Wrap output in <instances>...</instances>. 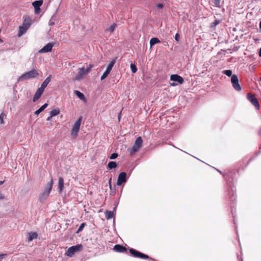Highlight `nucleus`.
Returning a JSON list of instances; mask_svg holds the SVG:
<instances>
[{
	"mask_svg": "<svg viewBox=\"0 0 261 261\" xmlns=\"http://www.w3.org/2000/svg\"><path fill=\"white\" fill-rule=\"evenodd\" d=\"M126 181V173L125 172H121L119 174L117 185L118 186H121L122 184L125 183Z\"/></svg>",
	"mask_w": 261,
	"mask_h": 261,
	"instance_id": "9d476101",
	"label": "nucleus"
},
{
	"mask_svg": "<svg viewBox=\"0 0 261 261\" xmlns=\"http://www.w3.org/2000/svg\"><path fill=\"white\" fill-rule=\"evenodd\" d=\"M179 35L178 33H176L175 36V40L177 41H179Z\"/></svg>",
	"mask_w": 261,
	"mask_h": 261,
	"instance_id": "e433bc0d",
	"label": "nucleus"
},
{
	"mask_svg": "<svg viewBox=\"0 0 261 261\" xmlns=\"http://www.w3.org/2000/svg\"><path fill=\"white\" fill-rule=\"evenodd\" d=\"M233 221H234V224H236V222H235V220L234 219L233 220Z\"/></svg>",
	"mask_w": 261,
	"mask_h": 261,
	"instance_id": "8fccbe9b",
	"label": "nucleus"
},
{
	"mask_svg": "<svg viewBox=\"0 0 261 261\" xmlns=\"http://www.w3.org/2000/svg\"><path fill=\"white\" fill-rule=\"evenodd\" d=\"M117 27V25L116 23H114L111 25L109 28L106 30V31H108L111 33H113Z\"/></svg>",
	"mask_w": 261,
	"mask_h": 261,
	"instance_id": "cd10ccee",
	"label": "nucleus"
},
{
	"mask_svg": "<svg viewBox=\"0 0 261 261\" xmlns=\"http://www.w3.org/2000/svg\"><path fill=\"white\" fill-rule=\"evenodd\" d=\"M39 74L38 71L35 69H33L30 71L25 72L20 75L17 80V82H19L24 80H29L35 79L38 77Z\"/></svg>",
	"mask_w": 261,
	"mask_h": 261,
	"instance_id": "f03ea898",
	"label": "nucleus"
},
{
	"mask_svg": "<svg viewBox=\"0 0 261 261\" xmlns=\"http://www.w3.org/2000/svg\"><path fill=\"white\" fill-rule=\"evenodd\" d=\"M50 193L46 190L42 191L39 195V199L40 200H43L47 198L49 195Z\"/></svg>",
	"mask_w": 261,
	"mask_h": 261,
	"instance_id": "f3484780",
	"label": "nucleus"
},
{
	"mask_svg": "<svg viewBox=\"0 0 261 261\" xmlns=\"http://www.w3.org/2000/svg\"><path fill=\"white\" fill-rule=\"evenodd\" d=\"M259 28L261 29V20H260V22L259 23Z\"/></svg>",
	"mask_w": 261,
	"mask_h": 261,
	"instance_id": "de8ad7c7",
	"label": "nucleus"
},
{
	"mask_svg": "<svg viewBox=\"0 0 261 261\" xmlns=\"http://www.w3.org/2000/svg\"><path fill=\"white\" fill-rule=\"evenodd\" d=\"M34 9H35V12L36 14H39V12L40 11V7L38 8L37 9V8H34Z\"/></svg>",
	"mask_w": 261,
	"mask_h": 261,
	"instance_id": "58836bf2",
	"label": "nucleus"
},
{
	"mask_svg": "<svg viewBox=\"0 0 261 261\" xmlns=\"http://www.w3.org/2000/svg\"><path fill=\"white\" fill-rule=\"evenodd\" d=\"M218 1H219V0L217 1V2H218Z\"/></svg>",
	"mask_w": 261,
	"mask_h": 261,
	"instance_id": "864d4df0",
	"label": "nucleus"
},
{
	"mask_svg": "<svg viewBox=\"0 0 261 261\" xmlns=\"http://www.w3.org/2000/svg\"><path fill=\"white\" fill-rule=\"evenodd\" d=\"M51 81V75H50L47 77L45 79V80L42 83L40 88L44 90V89L47 87L48 83Z\"/></svg>",
	"mask_w": 261,
	"mask_h": 261,
	"instance_id": "dca6fc26",
	"label": "nucleus"
},
{
	"mask_svg": "<svg viewBox=\"0 0 261 261\" xmlns=\"http://www.w3.org/2000/svg\"><path fill=\"white\" fill-rule=\"evenodd\" d=\"M143 140L141 137H138L131 148L129 149L130 154H134L138 152L142 146Z\"/></svg>",
	"mask_w": 261,
	"mask_h": 261,
	"instance_id": "7ed1b4c3",
	"label": "nucleus"
},
{
	"mask_svg": "<svg viewBox=\"0 0 261 261\" xmlns=\"http://www.w3.org/2000/svg\"><path fill=\"white\" fill-rule=\"evenodd\" d=\"M3 119H4V114H3V113H1L0 114V123L1 124L3 123V122H4Z\"/></svg>",
	"mask_w": 261,
	"mask_h": 261,
	"instance_id": "c9c22d12",
	"label": "nucleus"
},
{
	"mask_svg": "<svg viewBox=\"0 0 261 261\" xmlns=\"http://www.w3.org/2000/svg\"><path fill=\"white\" fill-rule=\"evenodd\" d=\"M222 73L225 75H226L228 76H231L232 75V71L231 70H225L222 71Z\"/></svg>",
	"mask_w": 261,
	"mask_h": 261,
	"instance_id": "c85d7f7f",
	"label": "nucleus"
},
{
	"mask_svg": "<svg viewBox=\"0 0 261 261\" xmlns=\"http://www.w3.org/2000/svg\"><path fill=\"white\" fill-rule=\"evenodd\" d=\"M111 180H112V178H110L109 180V187L111 189H112Z\"/></svg>",
	"mask_w": 261,
	"mask_h": 261,
	"instance_id": "a19ab883",
	"label": "nucleus"
},
{
	"mask_svg": "<svg viewBox=\"0 0 261 261\" xmlns=\"http://www.w3.org/2000/svg\"><path fill=\"white\" fill-rule=\"evenodd\" d=\"M53 183L54 181L53 179L51 178L50 181L47 184L44 190L47 191L48 192L50 193L53 188Z\"/></svg>",
	"mask_w": 261,
	"mask_h": 261,
	"instance_id": "6ab92c4d",
	"label": "nucleus"
},
{
	"mask_svg": "<svg viewBox=\"0 0 261 261\" xmlns=\"http://www.w3.org/2000/svg\"><path fill=\"white\" fill-rule=\"evenodd\" d=\"M54 44L52 43H48L45 45L42 48L39 50V53H45L50 52L51 51Z\"/></svg>",
	"mask_w": 261,
	"mask_h": 261,
	"instance_id": "f8f14e48",
	"label": "nucleus"
},
{
	"mask_svg": "<svg viewBox=\"0 0 261 261\" xmlns=\"http://www.w3.org/2000/svg\"><path fill=\"white\" fill-rule=\"evenodd\" d=\"M85 225H86V224L85 223H82L81 224V225L80 226L79 228H78V229H77V230L76 233H78L80 232H81V231H82V230L83 229V228H84Z\"/></svg>",
	"mask_w": 261,
	"mask_h": 261,
	"instance_id": "2f4dec72",
	"label": "nucleus"
},
{
	"mask_svg": "<svg viewBox=\"0 0 261 261\" xmlns=\"http://www.w3.org/2000/svg\"><path fill=\"white\" fill-rule=\"evenodd\" d=\"M117 166L116 163L113 161L110 162L108 164V168L110 170L115 169Z\"/></svg>",
	"mask_w": 261,
	"mask_h": 261,
	"instance_id": "b1692460",
	"label": "nucleus"
},
{
	"mask_svg": "<svg viewBox=\"0 0 261 261\" xmlns=\"http://www.w3.org/2000/svg\"><path fill=\"white\" fill-rule=\"evenodd\" d=\"M82 120V117L79 118V119L74 122L71 131V135L73 137H76L79 132L80 127Z\"/></svg>",
	"mask_w": 261,
	"mask_h": 261,
	"instance_id": "423d86ee",
	"label": "nucleus"
},
{
	"mask_svg": "<svg viewBox=\"0 0 261 261\" xmlns=\"http://www.w3.org/2000/svg\"><path fill=\"white\" fill-rule=\"evenodd\" d=\"M64 188V179L62 177H60L59 179L58 182V191L59 193H61Z\"/></svg>",
	"mask_w": 261,
	"mask_h": 261,
	"instance_id": "2eb2a0df",
	"label": "nucleus"
},
{
	"mask_svg": "<svg viewBox=\"0 0 261 261\" xmlns=\"http://www.w3.org/2000/svg\"><path fill=\"white\" fill-rule=\"evenodd\" d=\"M114 250L117 252H125L126 251V248L119 244L115 245L114 247Z\"/></svg>",
	"mask_w": 261,
	"mask_h": 261,
	"instance_id": "4468645a",
	"label": "nucleus"
},
{
	"mask_svg": "<svg viewBox=\"0 0 261 261\" xmlns=\"http://www.w3.org/2000/svg\"><path fill=\"white\" fill-rule=\"evenodd\" d=\"M59 113V110L58 109H55L50 112L49 115H50V117H53L55 116L58 115Z\"/></svg>",
	"mask_w": 261,
	"mask_h": 261,
	"instance_id": "393cba45",
	"label": "nucleus"
},
{
	"mask_svg": "<svg viewBox=\"0 0 261 261\" xmlns=\"http://www.w3.org/2000/svg\"><path fill=\"white\" fill-rule=\"evenodd\" d=\"M44 90L41 88L40 87L37 89L33 98V101L34 102L37 101L40 97L43 92H44Z\"/></svg>",
	"mask_w": 261,
	"mask_h": 261,
	"instance_id": "ddd939ff",
	"label": "nucleus"
},
{
	"mask_svg": "<svg viewBox=\"0 0 261 261\" xmlns=\"http://www.w3.org/2000/svg\"><path fill=\"white\" fill-rule=\"evenodd\" d=\"M260 81H261V77L260 78Z\"/></svg>",
	"mask_w": 261,
	"mask_h": 261,
	"instance_id": "5fc2aeb1",
	"label": "nucleus"
},
{
	"mask_svg": "<svg viewBox=\"0 0 261 261\" xmlns=\"http://www.w3.org/2000/svg\"><path fill=\"white\" fill-rule=\"evenodd\" d=\"M5 199V196L0 192V200H4Z\"/></svg>",
	"mask_w": 261,
	"mask_h": 261,
	"instance_id": "ea45409f",
	"label": "nucleus"
},
{
	"mask_svg": "<svg viewBox=\"0 0 261 261\" xmlns=\"http://www.w3.org/2000/svg\"><path fill=\"white\" fill-rule=\"evenodd\" d=\"M110 72H109V71L106 70L104 73H103V74L102 75V76H101V78H100V80L101 81H102L104 79H105L108 75V74L110 73Z\"/></svg>",
	"mask_w": 261,
	"mask_h": 261,
	"instance_id": "c756f323",
	"label": "nucleus"
},
{
	"mask_svg": "<svg viewBox=\"0 0 261 261\" xmlns=\"http://www.w3.org/2000/svg\"><path fill=\"white\" fill-rule=\"evenodd\" d=\"M48 106L47 103H45L42 105L38 110L35 112V115L38 116L41 112H42Z\"/></svg>",
	"mask_w": 261,
	"mask_h": 261,
	"instance_id": "412c9836",
	"label": "nucleus"
},
{
	"mask_svg": "<svg viewBox=\"0 0 261 261\" xmlns=\"http://www.w3.org/2000/svg\"><path fill=\"white\" fill-rule=\"evenodd\" d=\"M130 68L132 70V72L134 73H136L137 71V68L136 65L132 63L130 64Z\"/></svg>",
	"mask_w": 261,
	"mask_h": 261,
	"instance_id": "7c9ffc66",
	"label": "nucleus"
},
{
	"mask_svg": "<svg viewBox=\"0 0 261 261\" xmlns=\"http://www.w3.org/2000/svg\"><path fill=\"white\" fill-rule=\"evenodd\" d=\"M114 193H115V192H112V194H114Z\"/></svg>",
	"mask_w": 261,
	"mask_h": 261,
	"instance_id": "3c124183",
	"label": "nucleus"
},
{
	"mask_svg": "<svg viewBox=\"0 0 261 261\" xmlns=\"http://www.w3.org/2000/svg\"><path fill=\"white\" fill-rule=\"evenodd\" d=\"M231 83L233 88L237 91H240L242 90L241 86H240L239 79L237 75L233 74L231 77Z\"/></svg>",
	"mask_w": 261,
	"mask_h": 261,
	"instance_id": "6e6552de",
	"label": "nucleus"
},
{
	"mask_svg": "<svg viewBox=\"0 0 261 261\" xmlns=\"http://www.w3.org/2000/svg\"><path fill=\"white\" fill-rule=\"evenodd\" d=\"M115 60H112L109 63V65L107 66L106 70L110 72L114 64H115Z\"/></svg>",
	"mask_w": 261,
	"mask_h": 261,
	"instance_id": "5701e85b",
	"label": "nucleus"
},
{
	"mask_svg": "<svg viewBox=\"0 0 261 261\" xmlns=\"http://www.w3.org/2000/svg\"><path fill=\"white\" fill-rule=\"evenodd\" d=\"M220 23V21L219 20H215L211 24L212 27L217 26Z\"/></svg>",
	"mask_w": 261,
	"mask_h": 261,
	"instance_id": "72a5a7b5",
	"label": "nucleus"
},
{
	"mask_svg": "<svg viewBox=\"0 0 261 261\" xmlns=\"http://www.w3.org/2000/svg\"><path fill=\"white\" fill-rule=\"evenodd\" d=\"M52 118V117H50V116H49V117L46 119V120H47V121H49V120L50 119V118Z\"/></svg>",
	"mask_w": 261,
	"mask_h": 261,
	"instance_id": "c03bdc74",
	"label": "nucleus"
},
{
	"mask_svg": "<svg viewBox=\"0 0 261 261\" xmlns=\"http://www.w3.org/2000/svg\"><path fill=\"white\" fill-rule=\"evenodd\" d=\"M156 6L158 9H162L164 7V5L160 3L158 4Z\"/></svg>",
	"mask_w": 261,
	"mask_h": 261,
	"instance_id": "4c0bfd02",
	"label": "nucleus"
},
{
	"mask_svg": "<svg viewBox=\"0 0 261 261\" xmlns=\"http://www.w3.org/2000/svg\"><path fill=\"white\" fill-rule=\"evenodd\" d=\"M54 24V22L52 20V19H51L49 21V25H53Z\"/></svg>",
	"mask_w": 261,
	"mask_h": 261,
	"instance_id": "79ce46f5",
	"label": "nucleus"
},
{
	"mask_svg": "<svg viewBox=\"0 0 261 261\" xmlns=\"http://www.w3.org/2000/svg\"><path fill=\"white\" fill-rule=\"evenodd\" d=\"M4 183V181H0V186Z\"/></svg>",
	"mask_w": 261,
	"mask_h": 261,
	"instance_id": "49530a36",
	"label": "nucleus"
},
{
	"mask_svg": "<svg viewBox=\"0 0 261 261\" xmlns=\"http://www.w3.org/2000/svg\"><path fill=\"white\" fill-rule=\"evenodd\" d=\"M87 74L84 67L79 69V72L73 78L74 81H80Z\"/></svg>",
	"mask_w": 261,
	"mask_h": 261,
	"instance_id": "1a4fd4ad",
	"label": "nucleus"
},
{
	"mask_svg": "<svg viewBox=\"0 0 261 261\" xmlns=\"http://www.w3.org/2000/svg\"><path fill=\"white\" fill-rule=\"evenodd\" d=\"M38 237V234L35 232H31L29 233V236L28 238V241L31 242L33 240L36 239Z\"/></svg>",
	"mask_w": 261,
	"mask_h": 261,
	"instance_id": "a211bd4d",
	"label": "nucleus"
},
{
	"mask_svg": "<svg viewBox=\"0 0 261 261\" xmlns=\"http://www.w3.org/2000/svg\"><path fill=\"white\" fill-rule=\"evenodd\" d=\"M118 156V154L117 153H113L111 155L110 158L111 160H114V159H115L116 158H117Z\"/></svg>",
	"mask_w": 261,
	"mask_h": 261,
	"instance_id": "f704fd0d",
	"label": "nucleus"
},
{
	"mask_svg": "<svg viewBox=\"0 0 261 261\" xmlns=\"http://www.w3.org/2000/svg\"><path fill=\"white\" fill-rule=\"evenodd\" d=\"M231 192H232V195H231V197H233V192H234V190L232 188L231 189Z\"/></svg>",
	"mask_w": 261,
	"mask_h": 261,
	"instance_id": "37998d69",
	"label": "nucleus"
},
{
	"mask_svg": "<svg viewBox=\"0 0 261 261\" xmlns=\"http://www.w3.org/2000/svg\"><path fill=\"white\" fill-rule=\"evenodd\" d=\"M170 80L173 81V83H170V85L171 86H176L178 84H181L184 83L183 78L177 75V74H172L170 76Z\"/></svg>",
	"mask_w": 261,
	"mask_h": 261,
	"instance_id": "0eeeda50",
	"label": "nucleus"
},
{
	"mask_svg": "<svg viewBox=\"0 0 261 261\" xmlns=\"http://www.w3.org/2000/svg\"><path fill=\"white\" fill-rule=\"evenodd\" d=\"M247 98L249 101L257 109H259V105L258 103V101L257 99L255 97V96L251 94L248 93Z\"/></svg>",
	"mask_w": 261,
	"mask_h": 261,
	"instance_id": "9b49d317",
	"label": "nucleus"
},
{
	"mask_svg": "<svg viewBox=\"0 0 261 261\" xmlns=\"http://www.w3.org/2000/svg\"><path fill=\"white\" fill-rule=\"evenodd\" d=\"M259 56L261 57V48H260L259 51Z\"/></svg>",
	"mask_w": 261,
	"mask_h": 261,
	"instance_id": "a18cd8bd",
	"label": "nucleus"
},
{
	"mask_svg": "<svg viewBox=\"0 0 261 261\" xmlns=\"http://www.w3.org/2000/svg\"><path fill=\"white\" fill-rule=\"evenodd\" d=\"M93 65L92 64H89L86 69H85L86 71L88 73H89L91 69L93 68Z\"/></svg>",
	"mask_w": 261,
	"mask_h": 261,
	"instance_id": "473e14b6",
	"label": "nucleus"
},
{
	"mask_svg": "<svg viewBox=\"0 0 261 261\" xmlns=\"http://www.w3.org/2000/svg\"><path fill=\"white\" fill-rule=\"evenodd\" d=\"M43 0H38L35 1L32 3V6L34 8H37V9L39 7H40L41 5L43 4Z\"/></svg>",
	"mask_w": 261,
	"mask_h": 261,
	"instance_id": "aec40b11",
	"label": "nucleus"
},
{
	"mask_svg": "<svg viewBox=\"0 0 261 261\" xmlns=\"http://www.w3.org/2000/svg\"><path fill=\"white\" fill-rule=\"evenodd\" d=\"M32 24L31 18L29 16L23 17V21L22 25L19 27L18 37L22 36L29 29Z\"/></svg>",
	"mask_w": 261,
	"mask_h": 261,
	"instance_id": "f257e3e1",
	"label": "nucleus"
},
{
	"mask_svg": "<svg viewBox=\"0 0 261 261\" xmlns=\"http://www.w3.org/2000/svg\"><path fill=\"white\" fill-rule=\"evenodd\" d=\"M218 1H219V0L217 1V2H218Z\"/></svg>",
	"mask_w": 261,
	"mask_h": 261,
	"instance_id": "603ef678",
	"label": "nucleus"
},
{
	"mask_svg": "<svg viewBox=\"0 0 261 261\" xmlns=\"http://www.w3.org/2000/svg\"><path fill=\"white\" fill-rule=\"evenodd\" d=\"M74 93L81 100L85 99L84 95L82 93H81L80 91H77V90H75Z\"/></svg>",
	"mask_w": 261,
	"mask_h": 261,
	"instance_id": "bb28decb",
	"label": "nucleus"
},
{
	"mask_svg": "<svg viewBox=\"0 0 261 261\" xmlns=\"http://www.w3.org/2000/svg\"><path fill=\"white\" fill-rule=\"evenodd\" d=\"M160 42V40L157 38H151L150 40V47H152L154 45Z\"/></svg>",
	"mask_w": 261,
	"mask_h": 261,
	"instance_id": "4be33fe9",
	"label": "nucleus"
},
{
	"mask_svg": "<svg viewBox=\"0 0 261 261\" xmlns=\"http://www.w3.org/2000/svg\"><path fill=\"white\" fill-rule=\"evenodd\" d=\"M83 248L82 244H78L69 247L65 253V255L69 257H72L74 253L79 252Z\"/></svg>",
	"mask_w": 261,
	"mask_h": 261,
	"instance_id": "20e7f679",
	"label": "nucleus"
},
{
	"mask_svg": "<svg viewBox=\"0 0 261 261\" xmlns=\"http://www.w3.org/2000/svg\"><path fill=\"white\" fill-rule=\"evenodd\" d=\"M2 40L0 38V42H2Z\"/></svg>",
	"mask_w": 261,
	"mask_h": 261,
	"instance_id": "09e8293b",
	"label": "nucleus"
},
{
	"mask_svg": "<svg viewBox=\"0 0 261 261\" xmlns=\"http://www.w3.org/2000/svg\"><path fill=\"white\" fill-rule=\"evenodd\" d=\"M113 212L112 211H107L105 212V217L107 219L109 220L113 217Z\"/></svg>",
	"mask_w": 261,
	"mask_h": 261,
	"instance_id": "a878e982",
	"label": "nucleus"
},
{
	"mask_svg": "<svg viewBox=\"0 0 261 261\" xmlns=\"http://www.w3.org/2000/svg\"><path fill=\"white\" fill-rule=\"evenodd\" d=\"M130 253L135 257H138L144 259H149L150 261H155L154 259L150 258L149 256L144 254L134 249L130 248L129 249Z\"/></svg>",
	"mask_w": 261,
	"mask_h": 261,
	"instance_id": "39448f33",
	"label": "nucleus"
}]
</instances>
